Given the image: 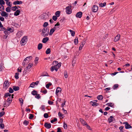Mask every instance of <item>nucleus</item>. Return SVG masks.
Returning <instances> with one entry per match:
<instances>
[{"mask_svg":"<svg viewBox=\"0 0 132 132\" xmlns=\"http://www.w3.org/2000/svg\"><path fill=\"white\" fill-rule=\"evenodd\" d=\"M49 30L47 28L43 29L42 30L41 35L44 37L47 36L49 34Z\"/></svg>","mask_w":132,"mask_h":132,"instance_id":"f257e3e1","label":"nucleus"},{"mask_svg":"<svg viewBox=\"0 0 132 132\" xmlns=\"http://www.w3.org/2000/svg\"><path fill=\"white\" fill-rule=\"evenodd\" d=\"M27 37L26 36H24L21 39L20 43L21 44H22V45H24L27 41Z\"/></svg>","mask_w":132,"mask_h":132,"instance_id":"f03ea898","label":"nucleus"},{"mask_svg":"<svg viewBox=\"0 0 132 132\" xmlns=\"http://www.w3.org/2000/svg\"><path fill=\"white\" fill-rule=\"evenodd\" d=\"M72 6H68L66 8V12L68 14H70L72 12V10L71 9Z\"/></svg>","mask_w":132,"mask_h":132,"instance_id":"7ed1b4c3","label":"nucleus"},{"mask_svg":"<svg viewBox=\"0 0 132 132\" xmlns=\"http://www.w3.org/2000/svg\"><path fill=\"white\" fill-rule=\"evenodd\" d=\"M13 30L11 28L7 27L6 30L4 31V32L5 35H7L8 33L13 32Z\"/></svg>","mask_w":132,"mask_h":132,"instance_id":"20e7f679","label":"nucleus"},{"mask_svg":"<svg viewBox=\"0 0 132 132\" xmlns=\"http://www.w3.org/2000/svg\"><path fill=\"white\" fill-rule=\"evenodd\" d=\"M48 17V14L46 13H43L40 16V18L42 19H45L47 18Z\"/></svg>","mask_w":132,"mask_h":132,"instance_id":"39448f33","label":"nucleus"},{"mask_svg":"<svg viewBox=\"0 0 132 132\" xmlns=\"http://www.w3.org/2000/svg\"><path fill=\"white\" fill-rule=\"evenodd\" d=\"M9 82L8 81L6 80L4 81L3 84V86L4 88L5 89L9 87Z\"/></svg>","mask_w":132,"mask_h":132,"instance_id":"423d86ee","label":"nucleus"},{"mask_svg":"<svg viewBox=\"0 0 132 132\" xmlns=\"http://www.w3.org/2000/svg\"><path fill=\"white\" fill-rule=\"evenodd\" d=\"M98 10V7L96 5H94L92 8V10L94 12H96Z\"/></svg>","mask_w":132,"mask_h":132,"instance_id":"0eeeda50","label":"nucleus"},{"mask_svg":"<svg viewBox=\"0 0 132 132\" xmlns=\"http://www.w3.org/2000/svg\"><path fill=\"white\" fill-rule=\"evenodd\" d=\"M123 124H125V127L126 129L130 128L132 127L127 122H123Z\"/></svg>","mask_w":132,"mask_h":132,"instance_id":"6e6552de","label":"nucleus"},{"mask_svg":"<svg viewBox=\"0 0 132 132\" xmlns=\"http://www.w3.org/2000/svg\"><path fill=\"white\" fill-rule=\"evenodd\" d=\"M1 15L2 16L7 17L8 16L9 14L5 11H3L1 13Z\"/></svg>","mask_w":132,"mask_h":132,"instance_id":"1a4fd4ad","label":"nucleus"},{"mask_svg":"<svg viewBox=\"0 0 132 132\" xmlns=\"http://www.w3.org/2000/svg\"><path fill=\"white\" fill-rule=\"evenodd\" d=\"M13 94H12V97H9L7 100L6 101H5L7 103H9L10 104L12 102V98H13Z\"/></svg>","mask_w":132,"mask_h":132,"instance_id":"9d476101","label":"nucleus"},{"mask_svg":"<svg viewBox=\"0 0 132 132\" xmlns=\"http://www.w3.org/2000/svg\"><path fill=\"white\" fill-rule=\"evenodd\" d=\"M61 63H59L58 64L54 66V69L56 71H57L58 69L61 67Z\"/></svg>","mask_w":132,"mask_h":132,"instance_id":"9b49d317","label":"nucleus"},{"mask_svg":"<svg viewBox=\"0 0 132 132\" xmlns=\"http://www.w3.org/2000/svg\"><path fill=\"white\" fill-rule=\"evenodd\" d=\"M85 43L86 42L85 41H83L81 42V44L80 45L79 48V50H82V48L83 47L84 45L85 44Z\"/></svg>","mask_w":132,"mask_h":132,"instance_id":"f8f14e48","label":"nucleus"},{"mask_svg":"<svg viewBox=\"0 0 132 132\" xmlns=\"http://www.w3.org/2000/svg\"><path fill=\"white\" fill-rule=\"evenodd\" d=\"M32 59V57L31 56H29L25 58L24 60V61H27V63H28Z\"/></svg>","mask_w":132,"mask_h":132,"instance_id":"ddd939ff","label":"nucleus"},{"mask_svg":"<svg viewBox=\"0 0 132 132\" xmlns=\"http://www.w3.org/2000/svg\"><path fill=\"white\" fill-rule=\"evenodd\" d=\"M120 35L119 34H118L115 37L114 39V41L116 42L119 40L120 39Z\"/></svg>","mask_w":132,"mask_h":132,"instance_id":"4468645a","label":"nucleus"},{"mask_svg":"<svg viewBox=\"0 0 132 132\" xmlns=\"http://www.w3.org/2000/svg\"><path fill=\"white\" fill-rule=\"evenodd\" d=\"M33 66V64H32L29 63L28 66L26 67V68L24 69L26 71V72H28V69H30L31 67Z\"/></svg>","mask_w":132,"mask_h":132,"instance_id":"2eb2a0df","label":"nucleus"},{"mask_svg":"<svg viewBox=\"0 0 132 132\" xmlns=\"http://www.w3.org/2000/svg\"><path fill=\"white\" fill-rule=\"evenodd\" d=\"M114 118L113 116H111L108 119V121L109 123H110L113 121L114 120Z\"/></svg>","mask_w":132,"mask_h":132,"instance_id":"dca6fc26","label":"nucleus"},{"mask_svg":"<svg viewBox=\"0 0 132 132\" xmlns=\"http://www.w3.org/2000/svg\"><path fill=\"white\" fill-rule=\"evenodd\" d=\"M44 126L47 129H50L51 128V125L50 123H46L44 125Z\"/></svg>","mask_w":132,"mask_h":132,"instance_id":"f3484780","label":"nucleus"},{"mask_svg":"<svg viewBox=\"0 0 132 132\" xmlns=\"http://www.w3.org/2000/svg\"><path fill=\"white\" fill-rule=\"evenodd\" d=\"M81 123L84 125V126L85 125H87V122L83 119L81 118H80L79 119Z\"/></svg>","mask_w":132,"mask_h":132,"instance_id":"a211bd4d","label":"nucleus"},{"mask_svg":"<svg viewBox=\"0 0 132 132\" xmlns=\"http://www.w3.org/2000/svg\"><path fill=\"white\" fill-rule=\"evenodd\" d=\"M82 14V13L81 12H78L76 15V16L77 17L80 18L81 17Z\"/></svg>","mask_w":132,"mask_h":132,"instance_id":"6ab92c4d","label":"nucleus"},{"mask_svg":"<svg viewBox=\"0 0 132 132\" xmlns=\"http://www.w3.org/2000/svg\"><path fill=\"white\" fill-rule=\"evenodd\" d=\"M23 34L22 32L20 31H18L16 35L17 37L18 38H20L22 35Z\"/></svg>","mask_w":132,"mask_h":132,"instance_id":"aec40b11","label":"nucleus"},{"mask_svg":"<svg viewBox=\"0 0 132 132\" xmlns=\"http://www.w3.org/2000/svg\"><path fill=\"white\" fill-rule=\"evenodd\" d=\"M49 39V38L48 37H45L43 38L42 42L44 43H46Z\"/></svg>","mask_w":132,"mask_h":132,"instance_id":"412c9836","label":"nucleus"},{"mask_svg":"<svg viewBox=\"0 0 132 132\" xmlns=\"http://www.w3.org/2000/svg\"><path fill=\"white\" fill-rule=\"evenodd\" d=\"M22 3V2L21 1H16L14 2L13 4L14 5L21 4Z\"/></svg>","mask_w":132,"mask_h":132,"instance_id":"4be33fe9","label":"nucleus"},{"mask_svg":"<svg viewBox=\"0 0 132 132\" xmlns=\"http://www.w3.org/2000/svg\"><path fill=\"white\" fill-rule=\"evenodd\" d=\"M55 30L54 28H52L51 29L50 31L49 34L50 35H52L53 33L54 32Z\"/></svg>","mask_w":132,"mask_h":132,"instance_id":"5701e85b","label":"nucleus"},{"mask_svg":"<svg viewBox=\"0 0 132 132\" xmlns=\"http://www.w3.org/2000/svg\"><path fill=\"white\" fill-rule=\"evenodd\" d=\"M20 11L19 10H17L14 13V15L15 16H17L19 14Z\"/></svg>","mask_w":132,"mask_h":132,"instance_id":"b1692460","label":"nucleus"},{"mask_svg":"<svg viewBox=\"0 0 132 132\" xmlns=\"http://www.w3.org/2000/svg\"><path fill=\"white\" fill-rule=\"evenodd\" d=\"M13 90L15 91L18 90L19 89V88L18 86H13Z\"/></svg>","mask_w":132,"mask_h":132,"instance_id":"393cba45","label":"nucleus"},{"mask_svg":"<svg viewBox=\"0 0 132 132\" xmlns=\"http://www.w3.org/2000/svg\"><path fill=\"white\" fill-rule=\"evenodd\" d=\"M60 25V24L57 22L56 24L55 25L54 27V28L55 29H58L59 28V27H58V26H59Z\"/></svg>","mask_w":132,"mask_h":132,"instance_id":"a878e982","label":"nucleus"},{"mask_svg":"<svg viewBox=\"0 0 132 132\" xmlns=\"http://www.w3.org/2000/svg\"><path fill=\"white\" fill-rule=\"evenodd\" d=\"M61 90V88L59 87H57V88L56 89V94H57L59 92H60Z\"/></svg>","mask_w":132,"mask_h":132,"instance_id":"bb28decb","label":"nucleus"},{"mask_svg":"<svg viewBox=\"0 0 132 132\" xmlns=\"http://www.w3.org/2000/svg\"><path fill=\"white\" fill-rule=\"evenodd\" d=\"M45 76H49L47 72H44L42 74V75L40 76V77Z\"/></svg>","mask_w":132,"mask_h":132,"instance_id":"cd10ccee","label":"nucleus"},{"mask_svg":"<svg viewBox=\"0 0 132 132\" xmlns=\"http://www.w3.org/2000/svg\"><path fill=\"white\" fill-rule=\"evenodd\" d=\"M43 45L42 43H39L38 45V50L41 49Z\"/></svg>","mask_w":132,"mask_h":132,"instance_id":"c85d7f7f","label":"nucleus"},{"mask_svg":"<svg viewBox=\"0 0 132 132\" xmlns=\"http://www.w3.org/2000/svg\"><path fill=\"white\" fill-rule=\"evenodd\" d=\"M69 31L71 32V35L72 36H74L75 34V32L71 30H69Z\"/></svg>","mask_w":132,"mask_h":132,"instance_id":"c756f323","label":"nucleus"},{"mask_svg":"<svg viewBox=\"0 0 132 132\" xmlns=\"http://www.w3.org/2000/svg\"><path fill=\"white\" fill-rule=\"evenodd\" d=\"M106 4V3L105 2H104L103 3H100L99 4V6L101 7H103L104 6H105Z\"/></svg>","mask_w":132,"mask_h":132,"instance_id":"7c9ffc66","label":"nucleus"},{"mask_svg":"<svg viewBox=\"0 0 132 132\" xmlns=\"http://www.w3.org/2000/svg\"><path fill=\"white\" fill-rule=\"evenodd\" d=\"M106 105L113 107L114 106V104L111 103H108L106 104Z\"/></svg>","mask_w":132,"mask_h":132,"instance_id":"2f4dec72","label":"nucleus"},{"mask_svg":"<svg viewBox=\"0 0 132 132\" xmlns=\"http://www.w3.org/2000/svg\"><path fill=\"white\" fill-rule=\"evenodd\" d=\"M31 93L32 95L34 96L36 95L37 94V92L35 90H34L32 91L31 92Z\"/></svg>","mask_w":132,"mask_h":132,"instance_id":"473e14b6","label":"nucleus"},{"mask_svg":"<svg viewBox=\"0 0 132 132\" xmlns=\"http://www.w3.org/2000/svg\"><path fill=\"white\" fill-rule=\"evenodd\" d=\"M8 96H9V97H11V94H10L9 93H6L5 94V97H7Z\"/></svg>","mask_w":132,"mask_h":132,"instance_id":"72a5a7b5","label":"nucleus"},{"mask_svg":"<svg viewBox=\"0 0 132 132\" xmlns=\"http://www.w3.org/2000/svg\"><path fill=\"white\" fill-rule=\"evenodd\" d=\"M60 12L59 11H56L55 13V14L57 17H59L60 16Z\"/></svg>","mask_w":132,"mask_h":132,"instance_id":"f704fd0d","label":"nucleus"},{"mask_svg":"<svg viewBox=\"0 0 132 132\" xmlns=\"http://www.w3.org/2000/svg\"><path fill=\"white\" fill-rule=\"evenodd\" d=\"M51 50L50 48H48L46 50V53L47 54H49L50 53Z\"/></svg>","mask_w":132,"mask_h":132,"instance_id":"c9c22d12","label":"nucleus"},{"mask_svg":"<svg viewBox=\"0 0 132 132\" xmlns=\"http://www.w3.org/2000/svg\"><path fill=\"white\" fill-rule=\"evenodd\" d=\"M78 38L77 37H76L75 39L74 40V42L75 43V44L76 45L78 43Z\"/></svg>","mask_w":132,"mask_h":132,"instance_id":"e433bc0d","label":"nucleus"},{"mask_svg":"<svg viewBox=\"0 0 132 132\" xmlns=\"http://www.w3.org/2000/svg\"><path fill=\"white\" fill-rule=\"evenodd\" d=\"M103 98V96L102 95H98L97 96V98L99 100H102Z\"/></svg>","mask_w":132,"mask_h":132,"instance_id":"4c0bfd02","label":"nucleus"},{"mask_svg":"<svg viewBox=\"0 0 132 132\" xmlns=\"http://www.w3.org/2000/svg\"><path fill=\"white\" fill-rule=\"evenodd\" d=\"M11 9L10 8L7 7L6 8L5 10L7 12H10L11 11Z\"/></svg>","mask_w":132,"mask_h":132,"instance_id":"58836bf2","label":"nucleus"},{"mask_svg":"<svg viewBox=\"0 0 132 132\" xmlns=\"http://www.w3.org/2000/svg\"><path fill=\"white\" fill-rule=\"evenodd\" d=\"M5 4L4 1L3 0H0V5H3Z\"/></svg>","mask_w":132,"mask_h":132,"instance_id":"ea45409f","label":"nucleus"},{"mask_svg":"<svg viewBox=\"0 0 132 132\" xmlns=\"http://www.w3.org/2000/svg\"><path fill=\"white\" fill-rule=\"evenodd\" d=\"M19 75V73H18L17 72L15 73V77L16 79H18L19 78V77H18Z\"/></svg>","mask_w":132,"mask_h":132,"instance_id":"a19ab883","label":"nucleus"},{"mask_svg":"<svg viewBox=\"0 0 132 132\" xmlns=\"http://www.w3.org/2000/svg\"><path fill=\"white\" fill-rule=\"evenodd\" d=\"M52 85V84L51 83H49L47 84L46 85V87L47 88H48L50 86H51Z\"/></svg>","mask_w":132,"mask_h":132,"instance_id":"79ce46f5","label":"nucleus"},{"mask_svg":"<svg viewBox=\"0 0 132 132\" xmlns=\"http://www.w3.org/2000/svg\"><path fill=\"white\" fill-rule=\"evenodd\" d=\"M58 63H58V62L57 61H54L53 62V66H54L55 65H56L58 64Z\"/></svg>","mask_w":132,"mask_h":132,"instance_id":"37998d69","label":"nucleus"},{"mask_svg":"<svg viewBox=\"0 0 132 132\" xmlns=\"http://www.w3.org/2000/svg\"><path fill=\"white\" fill-rule=\"evenodd\" d=\"M4 10V6L1 5H0V11Z\"/></svg>","mask_w":132,"mask_h":132,"instance_id":"c03bdc74","label":"nucleus"},{"mask_svg":"<svg viewBox=\"0 0 132 132\" xmlns=\"http://www.w3.org/2000/svg\"><path fill=\"white\" fill-rule=\"evenodd\" d=\"M118 87V84H116L114 85L113 87V88L114 89H116Z\"/></svg>","mask_w":132,"mask_h":132,"instance_id":"a18cd8bd","label":"nucleus"},{"mask_svg":"<svg viewBox=\"0 0 132 132\" xmlns=\"http://www.w3.org/2000/svg\"><path fill=\"white\" fill-rule=\"evenodd\" d=\"M29 122L28 121H27L26 120H24L23 122V124L25 125H27L29 123Z\"/></svg>","mask_w":132,"mask_h":132,"instance_id":"49530a36","label":"nucleus"},{"mask_svg":"<svg viewBox=\"0 0 132 132\" xmlns=\"http://www.w3.org/2000/svg\"><path fill=\"white\" fill-rule=\"evenodd\" d=\"M5 112L4 111H2L0 113V117H1L5 114Z\"/></svg>","mask_w":132,"mask_h":132,"instance_id":"de8ad7c7","label":"nucleus"},{"mask_svg":"<svg viewBox=\"0 0 132 132\" xmlns=\"http://www.w3.org/2000/svg\"><path fill=\"white\" fill-rule=\"evenodd\" d=\"M18 8L17 6H14L11 9L13 11H15Z\"/></svg>","mask_w":132,"mask_h":132,"instance_id":"09e8293b","label":"nucleus"},{"mask_svg":"<svg viewBox=\"0 0 132 132\" xmlns=\"http://www.w3.org/2000/svg\"><path fill=\"white\" fill-rule=\"evenodd\" d=\"M10 104L9 103H7L5 102V103L4 104V107H7L9 106Z\"/></svg>","mask_w":132,"mask_h":132,"instance_id":"8fccbe9b","label":"nucleus"},{"mask_svg":"<svg viewBox=\"0 0 132 132\" xmlns=\"http://www.w3.org/2000/svg\"><path fill=\"white\" fill-rule=\"evenodd\" d=\"M58 115L60 117H62V118H63L64 117V115L60 112H59Z\"/></svg>","mask_w":132,"mask_h":132,"instance_id":"3c124183","label":"nucleus"},{"mask_svg":"<svg viewBox=\"0 0 132 132\" xmlns=\"http://www.w3.org/2000/svg\"><path fill=\"white\" fill-rule=\"evenodd\" d=\"M64 77L66 78L68 77L67 72L66 71H65L64 73Z\"/></svg>","mask_w":132,"mask_h":132,"instance_id":"603ef678","label":"nucleus"},{"mask_svg":"<svg viewBox=\"0 0 132 132\" xmlns=\"http://www.w3.org/2000/svg\"><path fill=\"white\" fill-rule=\"evenodd\" d=\"M57 119L56 118H54V120H52L51 121V123H53L54 122H55L56 121H57Z\"/></svg>","mask_w":132,"mask_h":132,"instance_id":"864d4df0","label":"nucleus"},{"mask_svg":"<svg viewBox=\"0 0 132 132\" xmlns=\"http://www.w3.org/2000/svg\"><path fill=\"white\" fill-rule=\"evenodd\" d=\"M44 117L45 118H47L48 117V115L47 113H45L44 115Z\"/></svg>","mask_w":132,"mask_h":132,"instance_id":"5fc2aeb1","label":"nucleus"},{"mask_svg":"<svg viewBox=\"0 0 132 132\" xmlns=\"http://www.w3.org/2000/svg\"><path fill=\"white\" fill-rule=\"evenodd\" d=\"M36 96H35V98H37L38 99H39L40 97V95L39 94H37L36 95Z\"/></svg>","mask_w":132,"mask_h":132,"instance_id":"6e6d98bb","label":"nucleus"},{"mask_svg":"<svg viewBox=\"0 0 132 132\" xmlns=\"http://www.w3.org/2000/svg\"><path fill=\"white\" fill-rule=\"evenodd\" d=\"M13 90L11 88H10L9 92L10 93H12L13 92Z\"/></svg>","mask_w":132,"mask_h":132,"instance_id":"4d7b16f0","label":"nucleus"},{"mask_svg":"<svg viewBox=\"0 0 132 132\" xmlns=\"http://www.w3.org/2000/svg\"><path fill=\"white\" fill-rule=\"evenodd\" d=\"M48 25V23L47 22H45L43 25V26L44 27H47Z\"/></svg>","mask_w":132,"mask_h":132,"instance_id":"13d9d810","label":"nucleus"},{"mask_svg":"<svg viewBox=\"0 0 132 132\" xmlns=\"http://www.w3.org/2000/svg\"><path fill=\"white\" fill-rule=\"evenodd\" d=\"M45 106L44 105H42L41 107V108L43 111H45Z\"/></svg>","mask_w":132,"mask_h":132,"instance_id":"bf43d9fd","label":"nucleus"},{"mask_svg":"<svg viewBox=\"0 0 132 132\" xmlns=\"http://www.w3.org/2000/svg\"><path fill=\"white\" fill-rule=\"evenodd\" d=\"M30 116L29 117V118L30 119H32L34 117V115L32 114H30Z\"/></svg>","mask_w":132,"mask_h":132,"instance_id":"052dcab7","label":"nucleus"},{"mask_svg":"<svg viewBox=\"0 0 132 132\" xmlns=\"http://www.w3.org/2000/svg\"><path fill=\"white\" fill-rule=\"evenodd\" d=\"M4 125L3 123L0 124V127L2 129H3L4 128Z\"/></svg>","mask_w":132,"mask_h":132,"instance_id":"680f3d73","label":"nucleus"},{"mask_svg":"<svg viewBox=\"0 0 132 132\" xmlns=\"http://www.w3.org/2000/svg\"><path fill=\"white\" fill-rule=\"evenodd\" d=\"M67 124L66 123L64 122L63 124V127L65 129H66L67 128Z\"/></svg>","mask_w":132,"mask_h":132,"instance_id":"e2e57ef3","label":"nucleus"},{"mask_svg":"<svg viewBox=\"0 0 132 132\" xmlns=\"http://www.w3.org/2000/svg\"><path fill=\"white\" fill-rule=\"evenodd\" d=\"M39 60V58L38 57H36L35 58V64H36V65L37 64V62H36V61H37Z\"/></svg>","mask_w":132,"mask_h":132,"instance_id":"0e129e2a","label":"nucleus"},{"mask_svg":"<svg viewBox=\"0 0 132 132\" xmlns=\"http://www.w3.org/2000/svg\"><path fill=\"white\" fill-rule=\"evenodd\" d=\"M52 19L54 21H56L57 19V17L56 16H53L52 17Z\"/></svg>","mask_w":132,"mask_h":132,"instance_id":"69168bd1","label":"nucleus"},{"mask_svg":"<svg viewBox=\"0 0 132 132\" xmlns=\"http://www.w3.org/2000/svg\"><path fill=\"white\" fill-rule=\"evenodd\" d=\"M35 86L34 82H32L30 85V87H34V86Z\"/></svg>","mask_w":132,"mask_h":132,"instance_id":"338daca9","label":"nucleus"},{"mask_svg":"<svg viewBox=\"0 0 132 132\" xmlns=\"http://www.w3.org/2000/svg\"><path fill=\"white\" fill-rule=\"evenodd\" d=\"M124 127L123 126H122L119 127V129L120 130V131L122 132H123V131L122 130V129H123Z\"/></svg>","mask_w":132,"mask_h":132,"instance_id":"774afa93","label":"nucleus"}]
</instances>
